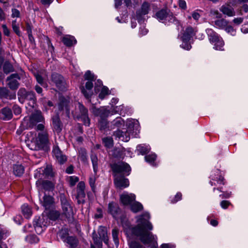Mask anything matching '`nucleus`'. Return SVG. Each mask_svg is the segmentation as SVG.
Here are the masks:
<instances>
[{
  "label": "nucleus",
  "instance_id": "1",
  "mask_svg": "<svg viewBox=\"0 0 248 248\" xmlns=\"http://www.w3.org/2000/svg\"><path fill=\"white\" fill-rule=\"evenodd\" d=\"M150 217L148 213L138 216L137 225L132 228V233L139 237L140 240L145 245L149 244L151 248H156L157 237L148 231L153 230V226L149 221Z\"/></svg>",
  "mask_w": 248,
  "mask_h": 248
},
{
  "label": "nucleus",
  "instance_id": "2",
  "mask_svg": "<svg viewBox=\"0 0 248 248\" xmlns=\"http://www.w3.org/2000/svg\"><path fill=\"white\" fill-rule=\"evenodd\" d=\"M84 77L87 81L86 82L85 86H81L80 88L85 97L90 99L93 93L92 89L93 84V82L95 80L96 77L90 71H87Z\"/></svg>",
  "mask_w": 248,
  "mask_h": 248
},
{
  "label": "nucleus",
  "instance_id": "3",
  "mask_svg": "<svg viewBox=\"0 0 248 248\" xmlns=\"http://www.w3.org/2000/svg\"><path fill=\"white\" fill-rule=\"evenodd\" d=\"M206 32L210 42L214 46V48L216 50H223L224 43L222 38L212 29H206Z\"/></svg>",
  "mask_w": 248,
  "mask_h": 248
},
{
  "label": "nucleus",
  "instance_id": "4",
  "mask_svg": "<svg viewBox=\"0 0 248 248\" xmlns=\"http://www.w3.org/2000/svg\"><path fill=\"white\" fill-rule=\"evenodd\" d=\"M157 19L164 23H172L175 25H179V22L173 16L172 13L167 9H162L155 14Z\"/></svg>",
  "mask_w": 248,
  "mask_h": 248
},
{
  "label": "nucleus",
  "instance_id": "5",
  "mask_svg": "<svg viewBox=\"0 0 248 248\" xmlns=\"http://www.w3.org/2000/svg\"><path fill=\"white\" fill-rule=\"evenodd\" d=\"M98 234L94 231L92 234V237L93 240L94 244L98 248H101L102 246V241L105 244H108V238L107 235V229L105 227L100 226L98 230Z\"/></svg>",
  "mask_w": 248,
  "mask_h": 248
},
{
  "label": "nucleus",
  "instance_id": "6",
  "mask_svg": "<svg viewBox=\"0 0 248 248\" xmlns=\"http://www.w3.org/2000/svg\"><path fill=\"white\" fill-rule=\"evenodd\" d=\"M32 143L34 145L35 150L46 149L49 144L48 135L46 131H43L38 134L37 138Z\"/></svg>",
  "mask_w": 248,
  "mask_h": 248
},
{
  "label": "nucleus",
  "instance_id": "7",
  "mask_svg": "<svg viewBox=\"0 0 248 248\" xmlns=\"http://www.w3.org/2000/svg\"><path fill=\"white\" fill-rule=\"evenodd\" d=\"M111 169L114 175L128 176L131 171V168L129 164L123 162L113 164Z\"/></svg>",
  "mask_w": 248,
  "mask_h": 248
},
{
  "label": "nucleus",
  "instance_id": "8",
  "mask_svg": "<svg viewBox=\"0 0 248 248\" xmlns=\"http://www.w3.org/2000/svg\"><path fill=\"white\" fill-rule=\"evenodd\" d=\"M195 34L194 29L191 27H187L184 31L181 40L183 42L181 45V47L186 50H189L191 48L190 44L188 43L191 38Z\"/></svg>",
  "mask_w": 248,
  "mask_h": 248
},
{
  "label": "nucleus",
  "instance_id": "9",
  "mask_svg": "<svg viewBox=\"0 0 248 248\" xmlns=\"http://www.w3.org/2000/svg\"><path fill=\"white\" fill-rule=\"evenodd\" d=\"M47 218L45 216L35 217L33 220V226L37 234H41L46 229V227L48 225Z\"/></svg>",
  "mask_w": 248,
  "mask_h": 248
},
{
  "label": "nucleus",
  "instance_id": "10",
  "mask_svg": "<svg viewBox=\"0 0 248 248\" xmlns=\"http://www.w3.org/2000/svg\"><path fill=\"white\" fill-rule=\"evenodd\" d=\"M20 79L21 78L19 74H12L6 78V85L11 91L16 92L20 86L19 81Z\"/></svg>",
  "mask_w": 248,
  "mask_h": 248
},
{
  "label": "nucleus",
  "instance_id": "11",
  "mask_svg": "<svg viewBox=\"0 0 248 248\" xmlns=\"http://www.w3.org/2000/svg\"><path fill=\"white\" fill-rule=\"evenodd\" d=\"M85 184L83 181L79 182L77 187L76 199L78 204L85 203L86 194L85 192Z\"/></svg>",
  "mask_w": 248,
  "mask_h": 248
},
{
  "label": "nucleus",
  "instance_id": "12",
  "mask_svg": "<svg viewBox=\"0 0 248 248\" xmlns=\"http://www.w3.org/2000/svg\"><path fill=\"white\" fill-rule=\"evenodd\" d=\"M114 183L116 188L122 189L129 186V180L124 176L114 175Z\"/></svg>",
  "mask_w": 248,
  "mask_h": 248
},
{
  "label": "nucleus",
  "instance_id": "13",
  "mask_svg": "<svg viewBox=\"0 0 248 248\" xmlns=\"http://www.w3.org/2000/svg\"><path fill=\"white\" fill-rule=\"evenodd\" d=\"M52 153L56 161L60 164H63L67 161L66 156L62 153L57 145L53 147Z\"/></svg>",
  "mask_w": 248,
  "mask_h": 248
},
{
  "label": "nucleus",
  "instance_id": "14",
  "mask_svg": "<svg viewBox=\"0 0 248 248\" xmlns=\"http://www.w3.org/2000/svg\"><path fill=\"white\" fill-rule=\"evenodd\" d=\"M136 199V196L133 193H128L127 192H124L120 196L121 202L124 205H130Z\"/></svg>",
  "mask_w": 248,
  "mask_h": 248
},
{
  "label": "nucleus",
  "instance_id": "15",
  "mask_svg": "<svg viewBox=\"0 0 248 248\" xmlns=\"http://www.w3.org/2000/svg\"><path fill=\"white\" fill-rule=\"evenodd\" d=\"M79 109V119L83 122L84 124L86 126H89L90 120L88 117V109L81 104H78Z\"/></svg>",
  "mask_w": 248,
  "mask_h": 248
},
{
  "label": "nucleus",
  "instance_id": "16",
  "mask_svg": "<svg viewBox=\"0 0 248 248\" xmlns=\"http://www.w3.org/2000/svg\"><path fill=\"white\" fill-rule=\"evenodd\" d=\"M36 185L38 187L39 195H41V191L44 190L45 191H52L54 188V185L50 181H37Z\"/></svg>",
  "mask_w": 248,
  "mask_h": 248
},
{
  "label": "nucleus",
  "instance_id": "17",
  "mask_svg": "<svg viewBox=\"0 0 248 248\" xmlns=\"http://www.w3.org/2000/svg\"><path fill=\"white\" fill-rule=\"evenodd\" d=\"M0 98L13 100L16 98V93L14 91H11L8 88L4 87H0Z\"/></svg>",
  "mask_w": 248,
  "mask_h": 248
},
{
  "label": "nucleus",
  "instance_id": "18",
  "mask_svg": "<svg viewBox=\"0 0 248 248\" xmlns=\"http://www.w3.org/2000/svg\"><path fill=\"white\" fill-rule=\"evenodd\" d=\"M51 80L60 89L63 90L64 88L65 82L63 78L61 75L57 73L52 74Z\"/></svg>",
  "mask_w": 248,
  "mask_h": 248
},
{
  "label": "nucleus",
  "instance_id": "19",
  "mask_svg": "<svg viewBox=\"0 0 248 248\" xmlns=\"http://www.w3.org/2000/svg\"><path fill=\"white\" fill-rule=\"evenodd\" d=\"M219 10L223 14L228 17H232L235 16L234 8L229 3H225L222 5Z\"/></svg>",
  "mask_w": 248,
  "mask_h": 248
},
{
  "label": "nucleus",
  "instance_id": "20",
  "mask_svg": "<svg viewBox=\"0 0 248 248\" xmlns=\"http://www.w3.org/2000/svg\"><path fill=\"white\" fill-rule=\"evenodd\" d=\"M113 135L116 139L124 142L128 141L130 138L129 133L127 130L125 131L118 130L114 132Z\"/></svg>",
  "mask_w": 248,
  "mask_h": 248
},
{
  "label": "nucleus",
  "instance_id": "21",
  "mask_svg": "<svg viewBox=\"0 0 248 248\" xmlns=\"http://www.w3.org/2000/svg\"><path fill=\"white\" fill-rule=\"evenodd\" d=\"M109 114V112L108 110L106 109H104L103 110V112L101 114V119L99 122V127L100 130H105L107 128H108L110 129V124H108L106 119L102 118L104 116H107Z\"/></svg>",
  "mask_w": 248,
  "mask_h": 248
},
{
  "label": "nucleus",
  "instance_id": "22",
  "mask_svg": "<svg viewBox=\"0 0 248 248\" xmlns=\"http://www.w3.org/2000/svg\"><path fill=\"white\" fill-rule=\"evenodd\" d=\"M13 113L11 109L7 107L2 108L0 111V118L3 120H9L12 119Z\"/></svg>",
  "mask_w": 248,
  "mask_h": 248
},
{
  "label": "nucleus",
  "instance_id": "23",
  "mask_svg": "<svg viewBox=\"0 0 248 248\" xmlns=\"http://www.w3.org/2000/svg\"><path fill=\"white\" fill-rule=\"evenodd\" d=\"M119 210L120 208L117 203L112 202L108 203V212L114 217H116Z\"/></svg>",
  "mask_w": 248,
  "mask_h": 248
},
{
  "label": "nucleus",
  "instance_id": "24",
  "mask_svg": "<svg viewBox=\"0 0 248 248\" xmlns=\"http://www.w3.org/2000/svg\"><path fill=\"white\" fill-rule=\"evenodd\" d=\"M52 125L54 130L60 133L62 129V124L58 115H56L52 118Z\"/></svg>",
  "mask_w": 248,
  "mask_h": 248
},
{
  "label": "nucleus",
  "instance_id": "25",
  "mask_svg": "<svg viewBox=\"0 0 248 248\" xmlns=\"http://www.w3.org/2000/svg\"><path fill=\"white\" fill-rule=\"evenodd\" d=\"M44 120L41 111L37 110L31 116L30 121L32 123L42 122Z\"/></svg>",
  "mask_w": 248,
  "mask_h": 248
},
{
  "label": "nucleus",
  "instance_id": "26",
  "mask_svg": "<svg viewBox=\"0 0 248 248\" xmlns=\"http://www.w3.org/2000/svg\"><path fill=\"white\" fill-rule=\"evenodd\" d=\"M43 199V201L41 202L42 204L46 209L49 208L54 202L53 198L51 196L47 195L46 194H45Z\"/></svg>",
  "mask_w": 248,
  "mask_h": 248
},
{
  "label": "nucleus",
  "instance_id": "27",
  "mask_svg": "<svg viewBox=\"0 0 248 248\" xmlns=\"http://www.w3.org/2000/svg\"><path fill=\"white\" fill-rule=\"evenodd\" d=\"M29 92L27 91L24 88H21L17 92V96L19 101L21 103H24L28 95Z\"/></svg>",
  "mask_w": 248,
  "mask_h": 248
},
{
  "label": "nucleus",
  "instance_id": "28",
  "mask_svg": "<svg viewBox=\"0 0 248 248\" xmlns=\"http://www.w3.org/2000/svg\"><path fill=\"white\" fill-rule=\"evenodd\" d=\"M124 122L121 117H117L110 124V129L115 128H120L124 126Z\"/></svg>",
  "mask_w": 248,
  "mask_h": 248
},
{
  "label": "nucleus",
  "instance_id": "29",
  "mask_svg": "<svg viewBox=\"0 0 248 248\" xmlns=\"http://www.w3.org/2000/svg\"><path fill=\"white\" fill-rule=\"evenodd\" d=\"M63 43L67 46H71L77 43V40L75 37L71 35H66L62 38Z\"/></svg>",
  "mask_w": 248,
  "mask_h": 248
},
{
  "label": "nucleus",
  "instance_id": "30",
  "mask_svg": "<svg viewBox=\"0 0 248 248\" xmlns=\"http://www.w3.org/2000/svg\"><path fill=\"white\" fill-rule=\"evenodd\" d=\"M62 204L63 211L66 216L70 215L72 212V208L66 200H62Z\"/></svg>",
  "mask_w": 248,
  "mask_h": 248
},
{
  "label": "nucleus",
  "instance_id": "31",
  "mask_svg": "<svg viewBox=\"0 0 248 248\" xmlns=\"http://www.w3.org/2000/svg\"><path fill=\"white\" fill-rule=\"evenodd\" d=\"M229 21L225 19L221 18L215 21V26L219 29L224 30Z\"/></svg>",
  "mask_w": 248,
  "mask_h": 248
},
{
  "label": "nucleus",
  "instance_id": "32",
  "mask_svg": "<svg viewBox=\"0 0 248 248\" xmlns=\"http://www.w3.org/2000/svg\"><path fill=\"white\" fill-rule=\"evenodd\" d=\"M27 96L26 100L29 101V105L32 108H34L36 102V98L34 93L32 91H30L29 92Z\"/></svg>",
  "mask_w": 248,
  "mask_h": 248
},
{
  "label": "nucleus",
  "instance_id": "33",
  "mask_svg": "<svg viewBox=\"0 0 248 248\" xmlns=\"http://www.w3.org/2000/svg\"><path fill=\"white\" fill-rule=\"evenodd\" d=\"M137 150L139 154L144 155L150 151V147L149 145L145 144H140L137 146Z\"/></svg>",
  "mask_w": 248,
  "mask_h": 248
},
{
  "label": "nucleus",
  "instance_id": "34",
  "mask_svg": "<svg viewBox=\"0 0 248 248\" xmlns=\"http://www.w3.org/2000/svg\"><path fill=\"white\" fill-rule=\"evenodd\" d=\"M21 209L22 213L26 218H30L32 215L31 209L28 204H23L21 207Z\"/></svg>",
  "mask_w": 248,
  "mask_h": 248
},
{
  "label": "nucleus",
  "instance_id": "35",
  "mask_svg": "<svg viewBox=\"0 0 248 248\" xmlns=\"http://www.w3.org/2000/svg\"><path fill=\"white\" fill-rule=\"evenodd\" d=\"M60 213L56 211H51L49 212L47 216H45V217L47 218V221L49 223V220L55 221L60 217Z\"/></svg>",
  "mask_w": 248,
  "mask_h": 248
},
{
  "label": "nucleus",
  "instance_id": "36",
  "mask_svg": "<svg viewBox=\"0 0 248 248\" xmlns=\"http://www.w3.org/2000/svg\"><path fill=\"white\" fill-rule=\"evenodd\" d=\"M13 171L16 176H20L24 172V168L21 165H15L13 167Z\"/></svg>",
  "mask_w": 248,
  "mask_h": 248
},
{
  "label": "nucleus",
  "instance_id": "37",
  "mask_svg": "<svg viewBox=\"0 0 248 248\" xmlns=\"http://www.w3.org/2000/svg\"><path fill=\"white\" fill-rule=\"evenodd\" d=\"M3 71L4 73L7 74L14 71V68L11 62L6 61L3 65Z\"/></svg>",
  "mask_w": 248,
  "mask_h": 248
},
{
  "label": "nucleus",
  "instance_id": "38",
  "mask_svg": "<svg viewBox=\"0 0 248 248\" xmlns=\"http://www.w3.org/2000/svg\"><path fill=\"white\" fill-rule=\"evenodd\" d=\"M130 208L132 212L134 213L138 212L143 209L142 204L135 201L130 205Z\"/></svg>",
  "mask_w": 248,
  "mask_h": 248
},
{
  "label": "nucleus",
  "instance_id": "39",
  "mask_svg": "<svg viewBox=\"0 0 248 248\" xmlns=\"http://www.w3.org/2000/svg\"><path fill=\"white\" fill-rule=\"evenodd\" d=\"M156 158V155L155 154H150L145 156L146 161L153 166H155L156 165L155 162Z\"/></svg>",
  "mask_w": 248,
  "mask_h": 248
},
{
  "label": "nucleus",
  "instance_id": "40",
  "mask_svg": "<svg viewBox=\"0 0 248 248\" xmlns=\"http://www.w3.org/2000/svg\"><path fill=\"white\" fill-rule=\"evenodd\" d=\"M65 242L69 245L71 248H75L77 246L78 240L73 236H68L65 239Z\"/></svg>",
  "mask_w": 248,
  "mask_h": 248
},
{
  "label": "nucleus",
  "instance_id": "41",
  "mask_svg": "<svg viewBox=\"0 0 248 248\" xmlns=\"http://www.w3.org/2000/svg\"><path fill=\"white\" fill-rule=\"evenodd\" d=\"M59 108L60 110H63L65 109L67 112H69L68 103L66 100L64 99L61 101L59 104Z\"/></svg>",
  "mask_w": 248,
  "mask_h": 248
},
{
  "label": "nucleus",
  "instance_id": "42",
  "mask_svg": "<svg viewBox=\"0 0 248 248\" xmlns=\"http://www.w3.org/2000/svg\"><path fill=\"white\" fill-rule=\"evenodd\" d=\"M91 160L93 164V171L95 173L97 171L98 169V158L96 155H92L91 156Z\"/></svg>",
  "mask_w": 248,
  "mask_h": 248
},
{
  "label": "nucleus",
  "instance_id": "43",
  "mask_svg": "<svg viewBox=\"0 0 248 248\" xmlns=\"http://www.w3.org/2000/svg\"><path fill=\"white\" fill-rule=\"evenodd\" d=\"M119 230L117 228H114L112 231V235L113 241L116 247L119 245V241L118 239Z\"/></svg>",
  "mask_w": 248,
  "mask_h": 248
},
{
  "label": "nucleus",
  "instance_id": "44",
  "mask_svg": "<svg viewBox=\"0 0 248 248\" xmlns=\"http://www.w3.org/2000/svg\"><path fill=\"white\" fill-rule=\"evenodd\" d=\"M78 157L80 159L85 162L87 160V152L85 149L80 148L78 151Z\"/></svg>",
  "mask_w": 248,
  "mask_h": 248
},
{
  "label": "nucleus",
  "instance_id": "45",
  "mask_svg": "<svg viewBox=\"0 0 248 248\" xmlns=\"http://www.w3.org/2000/svg\"><path fill=\"white\" fill-rule=\"evenodd\" d=\"M96 178L94 175H92L89 177V183L91 186V189L93 192L95 191L96 186L95 181Z\"/></svg>",
  "mask_w": 248,
  "mask_h": 248
},
{
  "label": "nucleus",
  "instance_id": "46",
  "mask_svg": "<svg viewBox=\"0 0 248 248\" xmlns=\"http://www.w3.org/2000/svg\"><path fill=\"white\" fill-rule=\"evenodd\" d=\"M150 9V5L149 4L146 2H144L141 8V15H146L148 13Z\"/></svg>",
  "mask_w": 248,
  "mask_h": 248
},
{
  "label": "nucleus",
  "instance_id": "47",
  "mask_svg": "<svg viewBox=\"0 0 248 248\" xmlns=\"http://www.w3.org/2000/svg\"><path fill=\"white\" fill-rule=\"evenodd\" d=\"M109 93V92L108 89L106 87L104 86L102 88L100 93L99 94V97L100 99L103 100L104 99L105 96L108 95Z\"/></svg>",
  "mask_w": 248,
  "mask_h": 248
},
{
  "label": "nucleus",
  "instance_id": "48",
  "mask_svg": "<svg viewBox=\"0 0 248 248\" xmlns=\"http://www.w3.org/2000/svg\"><path fill=\"white\" fill-rule=\"evenodd\" d=\"M105 146L108 148H110L113 146V140L111 138L107 137L103 140Z\"/></svg>",
  "mask_w": 248,
  "mask_h": 248
},
{
  "label": "nucleus",
  "instance_id": "49",
  "mask_svg": "<svg viewBox=\"0 0 248 248\" xmlns=\"http://www.w3.org/2000/svg\"><path fill=\"white\" fill-rule=\"evenodd\" d=\"M79 181V178L76 176H71L69 178V185L71 187L75 186L76 183Z\"/></svg>",
  "mask_w": 248,
  "mask_h": 248
},
{
  "label": "nucleus",
  "instance_id": "50",
  "mask_svg": "<svg viewBox=\"0 0 248 248\" xmlns=\"http://www.w3.org/2000/svg\"><path fill=\"white\" fill-rule=\"evenodd\" d=\"M212 180L213 181H217V185H224L225 183L224 182V178L219 175L218 177H216L215 176L212 175Z\"/></svg>",
  "mask_w": 248,
  "mask_h": 248
},
{
  "label": "nucleus",
  "instance_id": "51",
  "mask_svg": "<svg viewBox=\"0 0 248 248\" xmlns=\"http://www.w3.org/2000/svg\"><path fill=\"white\" fill-rule=\"evenodd\" d=\"M130 248H143L142 246L139 242L132 241L129 243Z\"/></svg>",
  "mask_w": 248,
  "mask_h": 248
},
{
  "label": "nucleus",
  "instance_id": "52",
  "mask_svg": "<svg viewBox=\"0 0 248 248\" xmlns=\"http://www.w3.org/2000/svg\"><path fill=\"white\" fill-rule=\"evenodd\" d=\"M224 30L228 33H231L232 35H234L235 34V31L233 28L229 24H227L226 27L224 29Z\"/></svg>",
  "mask_w": 248,
  "mask_h": 248
},
{
  "label": "nucleus",
  "instance_id": "53",
  "mask_svg": "<svg viewBox=\"0 0 248 248\" xmlns=\"http://www.w3.org/2000/svg\"><path fill=\"white\" fill-rule=\"evenodd\" d=\"M28 238L30 242L31 243H36L39 241V239L35 235H31Z\"/></svg>",
  "mask_w": 248,
  "mask_h": 248
},
{
  "label": "nucleus",
  "instance_id": "54",
  "mask_svg": "<svg viewBox=\"0 0 248 248\" xmlns=\"http://www.w3.org/2000/svg\"><path fill=\"white\" fill-rule=\"evenodd\" d=\"M13 110L15 115H18L21 112V108L16 104L13 106Z\"/></svg>",
  "mask_w": 248,
  "mask_h": 248
},
{
  "label": "nucleus",
  "instance_id": "55",
  "mask_svg": "<svg viewBox=\"0 0 248 248\" xmlns=\"http://www.w3.org/2000/svg\"><path fill=\"white\" fill-rule=\"evenodd\" d=\"M210 14L212 16H215V17L217 18H220L222 17L221 14L219 13L217 10H211Z\"/></svg>",
  "mask_w": 248,
  "mask_h": 248
},
{
  "label": "nucleus",
  "instance_id": "56",
  "mask_svg": "<svg viewBox=\"0 0 248 248\" xmlns=\"http://www.w3.org/2000/svg\"><path fill=\"white\" fill-rule=\"evenodd\" d=\"M2 28L3 30V32L4 35L6 36H9L10 34V31L5 24H2Z\"/></svg>",
  "mask_w": 248,
  "mask_h": 248
},
{
  "label": "nucleus",
  "instance_id": "57",
  "mask_svg": "<svg viewBox=\"0 0 248 248\" xmlns=\"http://www.w3.org/2000/svg\"><path fill=\"white\" fill-rule=\"evenodd\" d=\"M34 76L38 83L43 86L44 84V81L43 78L42 77V76L40 75L38 73L35 74Z\"/></svg>",
  "mask_w": 248,
  "mask_h": 248
},
{
  "label": "nucleus",
  "instance_id": "58",
  "mask_svg": "<svg viewBox=\"0 0 248 248\" xmlns=\"http://www.w3.org/2000/svg\"><path fill=\"white\" fill-rule=\"evenodd\" d=\"M20 12L16 9H12V17L13 18L15 17H19L20 16Z\"/></svg>",
  "mask_w": 248,
  "mask_h": 248
},
{
  "label": "nucleus",
  "instance_id": "59",
  "mask_svg": "<svg viewBox=\"0 0 248 248\" xmlns=\"http://www.w3.org/2000/svg\"><path fill=\"white\" fill-rule=\"evenodd\" d=\"M198 10H196L192 13V17L196 21H198L201 17V15L198 13Z\"/></svg>",
  "mask_w": 248,
  "mask_h": 248
},
{
  "label": "nucleus",
  "instance_id": "60",
  "mask_svg": "<svg viewBox=\"0 0 248 248\" xmlns=\"http://www.w3.org/2000/svg\"><path fill=\"white\" fill-rule=\"evenodd\" d=\"M182 194L180 192H178L175 196L174 199L171 201V202L174 203L178 201H180L182 199Z\"/></svg>",
  "mask_w": 248,
  "mask_h": 248
},
{
  "label": "nucleus",
  "instance_id": "61",
  "mask_svg": "<svg viewBox=\"0 0 248 248\" xmlns=\"http://www.w3.org/2000/svg\"><path fill=\"white\" fill-rule=\"evenodd\" d=\"M240 13L243 15V12L245 13L248 12V5L247 4H243L240 8Z\"/></svg>",
  "mask_w": 248,
  "mask_h": 248
},
{
  "label": "nucleus",
  "instance_id": "62",
  "mask_svg": "<svg viewBox=\"0 0 248 248\" xmlns=\"http://www.w3.org/2000/svg\"><path fill=\"white\" fill-rule=\"evenodd\" d=\"M103 83L101 80L98 79L95 83L94 91L97 93L99 91L98 87H100L102 85Z\"/></svg>",
  "mask_w": 248,
  "mask_h": 248
},
{
  "label": "nucleus",
  "instance_id": "63",
  "mask_svg": "<svg viewBox=\"0 0 248 248\" xmlns=\"http://www.w3.org/2000/svg\"><path fill=\"white\" fill-rule=\"evenodd\" d=\"M12 28L14 31L18 36L20 35V31L19 30V28L18 25H12Z\"/></svg>",
  "mask_w": 248,
  "mask_h": 248
},
{
  "label": "nucleus",
  "instance_id": "64",
  "mask_svg": "<svg viewBox=\"0 0 248 248\" xmlns=\"http://www.w3.org/2000/svg\"><path fill=\"white\" fill-rule=\"evenodd\" d=\"M231 204V202L228 201H222L220 202V205L223 209H226Z\"/></svg>",
  "mask_w": 248,
  "mask_h": 248
}]
</instances>
